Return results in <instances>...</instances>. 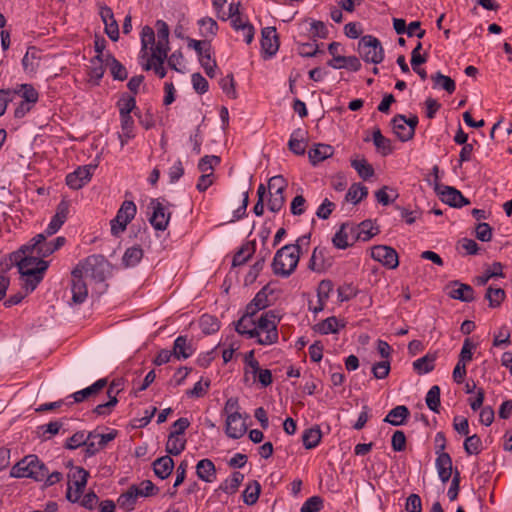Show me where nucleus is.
<instances>
[{"label":"nucleus","instance_id":"a878e982","mask_svg":"<svg viewBox=\"0 0 512 512\" xmlns=\"http://www.w3.org/2000/svg\"><path fill=\"white\" fill-rule=\"evenodd\" d=\"M235 330L241 334L246 335L248 338L259 337L258 328L252 318L242 316L235 324Z\"/></svg>","mask_w":512,"mask_h":512},{"label":"nucleus","instance_id":"473e14b6","mask_svg":"<svg viewBox=\"0 0 512 512\" xmlns=\"http://www.w3.org/2000/svg\"><path fill=\"white\" fill-rule=\"evenodd\" d=\"M88 477V471H86L84 468L76 467L73 471L68 473V486H74L78 491L84 490Z\"/></svg>","mask_w":512,"mask_h":512},{"label":"nucleus","instance_id":"412c9836","mask_svg":"<svg viewBox=\"0 0 512 512\" xmlns=\"http://www.w3.org/2000/svg\"><path fill=\"white\" fill-rule=\"evenodd\" d=\"M167 54L168 52H152L143 66L144 70H150L153 68L159 78H164L166 76V70L163 67V64L167 59Z\"/></svg>","mask_w":512,"mask_h":512},{"label":"nucleus","instance_id":"f03ea898","mask_svg":"<svg viewBox=\"0 0 512 512\" xmlns=\"http://www.w3.org/2000/svg\"><path fill=\"white\" fill-rule=\"evenodd\" d=\"M48 468L36 455H28L17 462L10 471L14 478H32L35 481H43L47 476Z\"/></svg>","mask_w":512,"mask_h":512},{"label":"nucleus","instance_id":"052dcab7","mask_svg":"<svg viewBox=\"0 0 512 512\" xmlns=\"http://www.w3.org/2000/svg\"><path fill=\"white\" fill-rule=\"evenodd\" d=\"M497 276H503L502 265L499 262L493 263L491 269L486 270L483 275L477 276L475 278V283L477 285L482 286V285H485L491 278L497 277Z\"/></svg>","mask_w":512,"mask_h":512},{"label":"nucleus","instance_id":"20e7f679","mask_svg":"<svg viewBox=\"0 0 512 512\" xmlns=\"http://www.w3.org/2000/svg\"><path fill=\"white\" fill-rule=\"evenodd\" d=\"M20 275H31L34 272L44 273L49 263L37 255L31 253H23L21 249L12 255Z\"/></svg>","mask_w":512,"mask_h":512},{"label":"nucleus","instance_id":"4468645a","mask_svg":"<svg viewBox=\"0 0 512 512\" xmlns=\"http://www.w3.org/2000/svg\"><path fill=\"white\" fill-rule=\"evenodd\" d=\"M261 48L265 58L274 56L279 49V39L275 27H265L261 31Z\"/></svg>","mask_w":512,"mask_h":512},{"label":"nucleus","instance_id":"8fccbe9b","mask_svg":"<svg viewBox=\"0 0 512 512\" xmlns=\"http://www.w3.org/2000/svg\"><path fill=\"white\" fill-rule=\"evenodd\" d=\"M137 494L135 493L132 486L129 487V489L122 493L117 502L120 508L124 509L125 511H132L134 509V506L137 501Z\"/></svg>","mask_w":512,"mask_h":512},{"label":"nucleus","instance_id":"7c9ffc66","mask_svg":"<svg viewBox=\"0 0 512 512\" xmlns=\"http://www.w3.org/2000/svg\"><path fill=\"white\" fill-rule=\"evenodd\" d=\"M172 353L177 359H187L193 354L192 345L186 336H179L175 339Z\"/></svg>","mask_w":512,"mask_h":512},{"label":"nucleus","instance_id":"5701e85b","mask_svg":"<svg viewBox=\"0 0 512 512\" xmlns=\"http://www.w3.org/2000/svg\"><path fill=\"white\" fill-rule=\"evenodd\" d=\"M158 40L152 52H168L169 51V28L166 22L158 20L156 22Z\"/></svg>","mask_w":512,"mask_h":512},{"label":"nucleus","instance_id":"c9c22d12","mask_svg":"<svg viewBox=\"0 0 512 512\" xmlns=\"http://www.w3.org/2000/svg\"><path fill=\"white\" fill-rule=\"evenodd\" d=\"M322 438V432L319 426H313L306 429L302 434L303 445L306 449H313L319 445Z\"/></svg>","mask_w":512,"mask_h":512},{"label":"nucleus","instance_id":"13d9d810","mask_svg":"<svg viewBox=\"0 0 512 512\" xmlns=\"http://www.w3.org/2000/svg\"><path fill=\"white\" fill-rule=\"evenodd\" d=\"M426 404L430 410L438 413L440 407V387L432 386L426 394Z\"/></svg>","mask_w":512,"mask_h":512},{"label":"nucleus","instance_id":"a18cd8bd","mask_svg":"<svg viewBox=\"0 0 512 512\" xmlns=\"http://www.w3.org/2000/svg\"><path fill=\"white\" fill-rule=\"evenodd\" d=\"M269 254H270V251L268 249H266L264 252L260 251V255H261L260 259H258L254 263V265L250 268L249 272L245 276L246 284H251L256 280L259 273L263 269L266 258L269 256Z\"/></svg>","mask_w":512,"mask_h":512},{"label":"nucleus","instance_id":"aec40b11","mask_svg":"<svg viewBox=\"0 0 512 512\" xmlns=\"http://www.w3.org/2000/svg\"><path fill=\"white\" fill-rule=\"evenodd\" d=\"M405 122L406 116L401 114L394 116V118L391 120L393 132L402 142L409 141L414 137L412 134V129L407 127Z\"/></svg>","mask_w":512,"mask_h":512},{"label":"nucleus","instance_id":"f3484780","mask_svg":"<svg viewBox=\"0 0 512 512\" xmlns=\"http://www.w3.org/2000/svg\"><path fill=\"white\" fill-rule=\"evenodd\" d=\"M100 16L105 25V33L112 41L119 39V26L114 18L113 11L110 7L102 6Z\"/></svg>","mask_w":512,"mask_h":512},{"label":"nucleus","instance_id":"864d4df0","mask_svg":"<svg viewBox=\"0 0 512 512\" xmlns=\"http://www.w3.org/2000/svg\"><path fill=\"white\" fill-rule=\"evenodd\" d=\"M431 79L435 86H440L448 93H453L456 89L454 80L449 76L443 75L441 72L432 75Z\"/></svg>","mask_w":512,"mask_h":512},{"label":"nucleus","instance_id":"a19ab883","mask_svg":"<svg viewBox=\"0 0 512 512\" xmlns=\"http://www.w3.org/2000/svg\"><path fill=\"white\" fill-rule=\"evenodd\" d=\"M368 195V189L366 186L361 183H354L348 189L345 200L347 202H352L353 204H358L363 198Z\"/></svg>","mask_w":512,"mask_h":512},{"label":"nucleus","instance_id":"6e6d98bb","mask_svg":"<svg viewBox=\"0 0 512 512\" xmlns=\"http://www.w3.org/2000/svg\"><path fill=\"white\" fill-rule=\"evenodd\" d=\"M113 392V385H110L107 391V394L109 396V401L103 404H99L94 408V413L97 415H108L110 414L112 408L116 406L118 403L117 397L115 395H112Z\"/></svg>","mask_w":512,"mask_h":512},{"label":"nucleus","instance_id":"4be33fe9","mask_svg":"<svg viewBox=\"0 0 512 512\" xmlns=\"http://www.w3.org/2000/svg\"><path fill=\"white\" fill-rule=\"evenodd\" d=\"M451 285L453 286L449 292L451 298L462 302H472L474 300V290L470 285L458 281H453Z\"/></svg>","mask_w":512,"mask_h":512},{"label":"nucleus","instance_id":"6ab92c4d","mask_svg":"<svg viewBox=\"0 0 512 512\" xmlns=\"http://www.w3.org/2000/svg\"><path fill=\"white\" fill-rule=\"evenodd\" d=\"M436 468L438 471L439 478L443 483L449 481L452 476V459L446 452H439L437 450Z\"/></svg>","mask_w":512,"mask_h":512},{"label":"nucleus","instance_id":"49530a36","mask_svg":"<svg viewBox=\"0 0 512 512\" xmlns=\"http://www.w3.org/2000/svg\"><path fill=\"white\" fill-rule=\"evenodd\" d=\"M244 479L241 472L232 473L231 477L226 479L219 487L220 490L227 494H234Z\"/></svg>","mask_w":512,"mask_h":512},{"label":"nucleus","instance_id":"6e6552de","mask_svg":"<svg viewBox=\"0 0 512 512\" xmlns=\"http://www.w3.org/2000/svg\"><path fill=\"white\" fill-rule=\"evenodd\" d=\"M48 235L46 232L37 234L31 240V244H27L21 247V251L25 253L36 254L38 257L45 258L53 254L55 251L52 247L51 241H46Z\"/></svg>","mask_w":512,"mask_h":512},{"label":"nucleus","instance_id":"f704fd0d","mask_svg":"<svg viewBox=\"0 0 512 512\" xmlns=\"http://www.w3.org/2000/svg\"><path fill=\"white\" fill-rule=\"evenodd\" d=\"M410 412L404 405H399L389 411L387 416L384 418V422L389 423L393 426H400L409 416Z\"/></svg>","mask_w":512,"mask_h":512},{"label":"nucleus","instance_id":"bb28decb","mask_svg":"<svg viewBox=\"0 0 512 512\" xmlns=\"http://www.w3.org/2000/svg\"><path fill=\"white\" fill-rule=\"evenodd\" d=\"M372 141L378 153L382 156H387L393 152V146L390 139L383 136L381 130L376 127L372 133Z\"/></svg>","mask_w":512,"mask_h":512},{"label":"nucleus","instance_id":"58836bf2","mask_svg":"<svg viewBox=\"0 0 512 512\" xmlns=\"http://www.w3.org/2000/svg\"><path fill=\"white\" fill-rule=\"evenodd\" d=\"M333 148L330 145L326 144H317L313 149H311L308 153L309 159L313 164H316L320 161L327 159L332 156Z\"/></svg>","mask_w":512,"mask_h":512},{"label":"nucleus","instance_id":"c756f323","mask_svg":"<svg viewBox=\"0 0 512 512\" xmlns=\"http://www.w3.org/2000/svg\"><path fill=\"white\" fill-rule=\"evenodd\" d=\"M107 383L108 382L106 378H101L97 380L95 383H93L91 386L73 393L72 397L74 398L75 402H82L88 397L93 396L97 394L99 391H101L104 387H106Z\"/></svg>","mask_w":512,"mask_h":512},{"label":"nucleus","instance_id":"603ef678","mask_svg":"<svg viewBox=\"0 0 512 512\" xmlns=\"http://www.w3.org/2000/svg\"><path fill=\"white\" fill-rule=\"evenodd\" d=\"M313 330L317 333L326 335L329 333L338 332V320L336 317L331 316L323 320L322 322L314 325Z\"/></svg>","mask_w":512,"mask_h":512},{"label":"nucleus","instance_id":"f8f14e48","mask_svg":"<svg viewBox=\"0 0 512 512\" xmlns=\"http://www.w3.org/2000/svg\"><path fill=\"white\" fill-rule=\"evenodd\" d=\"M95 165H85L78 167L74 172L66 176V184L74 190L81 189L86 185L92 177L95 170Z\"/></svg>","mask_w":512,"mask_h":512},{"label":"nucleus","instance_id":"79ce46f5","mask_svg":"<svg viewBox=\"0 0 512 512\" xmlns=\"http://www.w3.org/2000/svg\"><path fill=\"white\" fill-rule=\"evenodd\" d=\"M142 257H143V250L140 246L130 247L125 251V253L122 257V264L126 268L134 267L140 262Z\"/></svg>","mask_w":512,"mask_h":512},{"label":"nucleus","instance_id":"0eeeda50","mask_svg":"<svg viewBox=\"0 0 512 512\" xmlns=\"http://www.w3.org/2000/svg\"><path fill=\"white\" fill-rule=\"evenodd\" d=\"M136 212L137 208L133 201H124L116 216L110 222L112 235L118 236L124 232L128 223L135 217Z\"/></svg>","mask_w":512,"mask_h":512},{"label":"nucleus","instance_id":"ea45409f","mask_svg":"<svg viewBox=\"0 0 512 512\" xmlns=\"http://www.w3.org/2000/svg\"><path fill=\"white\" fill-rule=\"evenodd\" d=\"M437 358L436 353H428L425 356L413 362V368L419 373H429L434 369V362Z\"/></svg>","mask_w":512,"mask_h":512},{"label":"nucleus","instance_id":"de8ad7c7","mask_svg":"<svg viewBox=\"0 0 512 512\" xmlns=\"http://www.w3.org/2000/svg\"><path fill=\"white\" fill-rule=\"evenodd\" d=\"M12 91L13 95H20L24 102L35 104L38 101V92L31 84H21L17 89Z\"/></svg>","mask_w":512,"mask_h":512},{"label":"nucleus","instance_id":"774afa93","mask_svg":"<svg viewBox=\"0 0 512 512\" xmlns=\"http://www.w3.org/2000/svg\"><path fill=\"white\" fill-rule=\"evenodd\" d=\"M322 507L323 499L320 496H312L303 503L300 512H319Z\"/></svg>","mask_w":512,"mask_h":512},{"label":"nucleus","instance_id":"c03bdc74","mask_svg":"<svg viewBox=\"0 0 512 512\" xmlns=\"http://www.w3.org/2000/svg\"><path fill=\"white\" fill-rule=\"evenodd\" d=\"M261 485L258 481L253 480L249 482L246 489L243 491V501L247 505H254L260 495Z\"/></svg>","mask_w":512,"mask_h":512},{"label":"nucleus","instance_id":"4c0bfd02","mask_svg":"<svg viewBox=\"0 0 512 512\" xmlns=\"http://www.w3.org/2000/svg\"><path fill=\"white\" fill-rule=\"evenodd\" d=\"M351 166L363 180L371 178L375 173L372 165L364 157L352 159Z\"/></svg>","mask_w":512,"mask_h":512},{"label":"nucleus","instance_id":"f257e3e1","mask_svg":"<svg viewBox=\"0 0 512 512\" xmlns=\"http://www.w3.org/2000/svg\"><path fill=\"white\" fill-rule=\"evenodd\" d=\"M309 239L310 234L304 235L297 240L296 244H288L280 248L273 258V273L285 278L290 276L298 265L301 243H308Z\"/></svg>","mask_w":512,"mask_h":512},{"label":"nucleus","instance_id":"a211bd4d","mask_svg":"<svg viewBox=\"0 0 512 512\" xmlns=\"http://www.w3.org/2000/svg\"><path fill=\"white\" fill-rule=\"evenodd\" d=\"M117 434L118 432L116 430H112L111 432L106 434L98 433V436L95 439H91L89 440V442H87L85 456L91 457L95 455L100 449L104 448L110 441L114 440Z\"/></svg>","mask_w":512,"mask_h":512},{"label":"nucleus","instance_id":"7ed1b4c3","mask_svg":"<svg viewBox=\"0 0 512 512\" xmlns=\"http://www.w3.org/2000/svg\"><path fill=\"white\" fill-rule=\"evenodd\" d=\"M108 262L102 255H91L79 262L74 269L81 270V275L90 282L102 284L106 279Z\"/></svg>","mask_w":512,"mask_h":512},{"label":"nucleus","instance_id":"423d86ee","mask_svg":"<svg viewBox=\"0 0 512 512\" xmlns=\"http://www.w3.org/2000/svg\"><path fill=\"white\" fill-rule=\"evenodd\" d=\"M358 50L364 61L379 64L384 59L381 42L374 36H363L358 43Z\"/></svg>","mask_w":512,"mask_h":512},{"label":"nucleus","instance_id":"b1692460","mask_svg":"<svg viewBox=\"0 0 512 512\" xmlns=\"http://www.w3.org/2000/svg\"><path fill=\"white\" fill-rule=\"evenodd\" d=\"M196 474L204 482L211 483L216 479V468L210 459H202L196 465Z\"/></svg>","mask_w":512,"mask_h":512},{"label":"nucleus","instance_id":"0e129e2a","mask_svg":"<svg viewBox=\"0 0 512 512\" xmlns=\"http://www.w3.org/2000/svg\"><path fill=\"white\" fill-rule=\"evenodd\" d=\"M287 188V182L281 175L273 176L268 181V192L269 195L284 194L285 189Z\"/></svg>","mask_w":512,"mask_h":512},{"label":"nucleus","instance_id":"393cba45","mask_svg":"<svg viewBox=\"0 0 512 512\" xmlns=\"http://www.w3.org/2000/svg\"><path fill=\"white\" fill-rule=\"evenodd\" d=\"M174 468V461L169 456H162L153 462V469L156 476L160 479H166L170 476Z\"/></svg>","mask_w":512,"mask_h":512},{"label":"nucleus","instance_id":"ddd939ff","mask_svg":"<svg viewBox=\"0 0 512 512\" xmlns=\"http://www.w3.org/2000/svg\"><path fill=\"white\" fill-rule=\"evenodd\" d=\"M150 206L153 209L152 215L149 218L150 224L158 231L166 230L171 213L166 211V208L158 199H153Z\"/></svg>","mask_w":512,"mask_h":512},{"label":"nucleus","instance_id":"09e8293b","mask_svg":"<svg viewBox=\"0 0 512 512\" xmlns=\"http://www.w3.org/2000/svg\"><path fill=\"white\" fill-rule=\"evenodd\" d=\"M186 440L180 438L178 435L169 434L166 443V452L169 455L177 456L185 449Z\"/></svg>","mask_w":512,"mask_h":512},{"label":"nucleus","instance_id":"2f4dec72","mask_svg":"<svg viewBox=\"0 0 512 512\" xmlns=\"http://www.w3.org/2000/svg\"><path fill=\"white\" fill-rule=\"evenodd\" d=\"M121 121L133 120L131 112L136 109L135 97L124 94L117 102Z\"/></svg>","mask_w":512,"mask_h":512},{"label":"nucleus","instance_id":"9b49d317","mask_svg":"<svg viewBox=\"0 0 512 512\" xmlns=\"http://www.w3.org/2000/svg\"><path fill=\"white\" fill-rule=\"evenodd\" d=\"M371 257L389 269H395L399 265L398 254L390 246L377 245L371 249Z\"/></svg>","mask_w":512,"mask_h":512},{"label":"nucleus","instance_id":"1a4fd4ad","mask_svg":"<svg viewBox=\"0 0 512 512\" xmlns=\"http://www.w3.org/2000/svg\"><path fill=\"white\" fill-rule=\"evenodd\" d=\"M88 281L81 275V270L73 269L71 272V301L79 305L85 302L88 296Z\"/></svg>","mask_w":512,"mask_h":512},{"label":"nucleus","instance_id":"2eb2a0df","mask_svg":"<svg viewBox=\"0 0 512 512\" xmlns=\"http://www.w3.org/2000/svg\"><path fill=\"white\" fill-rule=\"evenodd\" d=\"M436 192L440 196V199L451 207L461 208L470 203L459 190L451 186H443Z\"/></svg>","mask_w":512,"mask_h":512},{"label":"nucleus","instance_id":"bf43d9fd","mask_svg":"<svg viewBox=\"0 0 512 512\" xmlns=\"http://www.w3.org/2000/svg\"><path fill=\"white\" fill-rule=\"evenodd\" d=\"M22 287L26 294L32 292L43 279V273L34 272L31 275H20Z\"/></svg>","mask_w":512,"mask_h":512},{"label":"nucleus","instance_id":"cd10ccee","mask_svg":"<svg viewBox=\"0 0 512 512\" xmlns=\"http://www.w3.org/2000/svg\"><path fill=\"white\" fill-rule=\"evenodd\" d=\"M97 436V431H91L87 435L83 431L76 432L67 439L65 448L70 450L76 449L80 446H85L87 448V442L91 439H95Z\"/></svg>","mask_w":512,"mask_h":512},{"label":"nucleus","instance_id":"72a5a7b5","mask_svg":"<svg viewBox=\"0 0 512 512\" xmlns=\"http://www.w3.org/2000/svg\"><path fill=\"white\" fill-rule=\"evenodd\" d=\"M105 66L110 68V72L115 80L124 81L128 73L126 68L111 54L105 56Z\"/></svg>","mask_w":512,"mask_h":512},{"label":"nucleus","instance_id":"5fc2aeb1","mask_svg":"<svg viewBox=\"0 0 512 512\" xmlns=\"http://www.w3.org/2000/svg\"><path fill=\"white\" fill-rule=\"evenodd\" d=\"M200 327L203 333L212 334L219 330L220 324L216 317L208 314H204L200 318Z\"/></svg>","mask_w":512,"mask_h":512},{"label":"nucleus","instance_id":"e2e57ef3","mask_svg":"<svg viewBox=\"0 0 512 512\" xmlns=\"http://www.w3.org/2000/svg\"><path fill=\"white\" fill-rule=\"evenodd\" d=\"M485 298L489 301L490 307H498L505 298V291L501 288L489 287L486 291Z\"/></svg>","mask_w":512,"mask_h":512},{"label":"nucleus","instance_id":"3c124183","mask_svg":"<svg viewBox=\"0 0 512 512\" xmlns=\"http://www.w3.org/2000/svg\"><path fill=\"white\" fill-rule=\"evenodd\" d=\"M105 58L93 57L90 60L89 76L94 79L96 83L103 77L105 73Z\"/></svg>","mask_w":512,"mask_h":512},{"label":"nucleus","instance_id":"4d7b16f0","mask_svg":"<svg viewBox=\"0 0 512 512\" xmlns=\"http://www.w3.org/2000/svg\"><path fill=\"white\" fill-rule=\"evenodd\" d=\"M134 120H123L121 121V133H119L118 137L120 140L121 148H123L130 139L134 138Z\"/></svg>","mask_w":512,"mask_h":512},{"label":"nucleus","instance_id":"69168bd1","mask_svg":"<svg viewBox=\"0 0 512 512\" xmlns=\"http://www.w3.org/2000/svg\"><path fill=\"white\" fill-rule=\"evenodd\" d=\"M132 487L138 497H149L158 491L150 480H144L139 485H132Z\"/></svg>","mask_w":512,"mask_h":512},{"label":"nucleus","instance_id":"9d476101","mask_svg":"<svg viewBox=\"0 0 512 512\" xmlns=\"http://www.w3.org/2000/svg\"><path fill=\"white\" fill-rule=\"evenodd\" d=\"M248 415L241 413L228 415L225 421V433L231 439H239L247 432L246 419Z\"/></svg>","mask_w":512,"mask_h":512},{"label":"nucleus","instance_id":"c85d7f7f","mask_svg":"<svg viewBox=\"0 0 512 512\" xmlns=\"http://www.w3.org/2000/svg\"><path fill=\"white\" fill-rule=\"evenodd\" d=\"M40 52L35 47H29L22 59V66L26 73L34 74L39 67Z\"/></svg>","mask_w":512,"mask_h":512},{"label":"nucleus","instance_id":"dca6fc26","mask_svg":"<svg viewBox=\"0 0 512 512\" xmlns=\"http://www.w3.org/2000/svg\"><path fill=\"white\" fill-rule=\"evenodd\" d=\"M69 213V203L65 200H62L56 208V213L52 217L48 227L45 232L48 236L54 235L65 223L67 216Z\"/></svg>","mask_w":512,"mask_h":512},{"label":"nucleus","instance_id":"338daca9","mask_svg":"<svg viewBox=\"0 0 512 512\" xmlns=\"http://www.w3.org/2000/svg\"><path fill=\"white\" fill-rule=\"evenodd\" d=\"M377 232L378 229L373 226V223L370 220H365L359 225L358 238L363 241H368L377 234Z\"/></svg>","mask_w":512,"mask_h":512},{"label":"nucleus","instance_id":"e433bc0d","mask_svg":"<svg viewBox=\"0 0 512 512\" xmlns=\"http://www.w3.org/2000/svg\"><path fill=\"white\" fill-rule=\"evenodd\" d=\"M305 136L304 130L298 128L291 134L288 142L289 149L296 155H303L305 153V144L303 143Z\"/></svg>","mask_w":512,"mask_h":512},{"label":"nucleus","instance_id":"680f3d73","mask_svg":"<svg viewBox=\"0 0 512 512\" xmlns=\"http://www.w3.org/2000/svg\"><path fill=\"white\" fill-rule=\"evenodd\" d=\"M482 441L477 434L468 436L464 441V450L468 455H477L481 452Z\"/></svg>","mask_w":512,"mask_h":512},{"label":"nucleus","instance_id":"39448f33","mask_svg":"<svg viewBox=\"0 0 512 512\" xmlns=\"http://www.w3.org/2000/svg\"><path fill=\"white\" fill-rule=\"evenodd\" d=\"M256 328L259 332V337L256 338L260 345H271L278 341L277 321L274 312L264 313L259 318Z\"/></svg>","mask_w":512,"mask_h":512},{"label":"nucleus","instance_id":"37998d69","mask_svg":"<svg viewBox=\"0 0 512 512\" xmlns=\"http://www.w3.org/2000/svg\"><path fill=\"white\" fill-rule=\"evenodd\" d=\"M155 45L156 43L154 30L150 26H144L141 31V52L143 53L142 57H147V49L150 47L152 50Z\"/></svg>","mask_w":512,"mask_h":512}]
</instances>
